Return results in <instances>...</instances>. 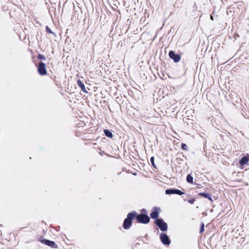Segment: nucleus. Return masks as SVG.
I'll return each instance as SVG.
<instances>
[{
    "label": "nucleus",
    "instance_id": "f257e3e1",
    "mask_svg": "<svg viewBox=\"0 0 249 249\" xmlns=\"http://www.w3.org/2000/svg\"><path fill=\"white\" fill-rule=\"evenodd\" d=\"M136 216V213H130L127 215V217L124 219L123 223V228L124 229H128L131 226L132 219Z\"/></svg>",
    "mask_w": 249,
    "mask_h": 249
},
{
    "label": "nucleus",
    "instance_id": "f03ea898",
    "mask_svg": "<svg viewBox=\"0 0 249 249\" xmlns=\"http://www.w3.org/2000/svg\"><path fill=\"white\" fill-rule=\"evenodd\" d=\"M137 220L138 222L143 224H147L150 221L149 217L144 214H139L136 216Z\"/></svg>",
    "mask_w": 249,
    "mask_h": 249
},
{
    "label": "nucleus",
    "instance_id": "7ed1b4c3",
    "mask_svg": "<svg viewBox=\"0 0 249 249\" xmlns=\"http://www.w3.org/2000/svg\"><path fill=\"white\" fill-rule=\"evenodd\" d=\"M155 224L159 227L161 231H165L167 230V224L162 219H156Z\"/></svg>",
    "mask_w": 249,
    "mask_h": 249
},
{
    "label": "nucleus",
    "instance_id": "20e7f679",
    "mask_svg": "<svg viewBox=\"0 0 249 249\" xmlns=\"http://www.w3.org/2000/svg\"><path fill=\"white\" fill-rule=\"evenodd\" d=\"M37 71L39 74L41 75H46L47 70L46 68V64L42 62H40V63H39L37 67Z\"/></svg>",
    "mask_w": 249,
    "mask_h": 249
},
{
    "label": "nucleus",
    "instance_id": "39448f33",
    "mask_svg": "<svg viewBox=\"0 0 249 249\" xmlns=\"http://www.w3.org/2000/svg\"><path fill=\"white\" fill-rule=\"evenodd\" d=\"M169 56L171 59H172L174 60V61L175 63L178 62L181 59L180 56L178 54L175 53V52L173 51H171L169 52Z\"/></svg>",
    "mask_w": 249,
    "mask_h": 249
},
{
    "label": "nucleus",
    "instance_id": "423d86ee",
    "mask_svg": "<svg viewBox=\"0 0 249 249\" xmlns=\"http://www.w3.org/2000/svg\"><path fill=\"white\" fill-rule=\"evenodd\" d=\"M160 239L161 242L165 245H169L170 244V241L168 235L165 233H161L160 235Z\"/></svg>",
    "mask_w": 249,
    "mask_h": 249
},
{
    "label": "nucleus",
    "instance_id": "0eeeda50",
    "mask_svg": "<svg viewBox=\"0 0 249 249\" xmlns=\"http://www.w3.org/2000/svg\"><path fill=\"white\" fill-rule=\"evenodd\" d=\"M165 194L167 195L177 194L178 195H182L184 193L179 190L172 188L166 190Z\"/></svg>",
    "mask_w": 249,
    "mask_h": 249
},
{
    "label": "nucleus",
    "instance_id": "6e6552de",
    "mask_svg": "<svg viewBox=\"0 0 249 249\" xmlns=\"http://www.w3.org/2000/svg\"><path fill=\"white\" fill-rule=\"evenodd\" d=\"M40 241L43 243L44 244H45L50 247L53 248H57V246H56V244L54 242L50 241L47 239H43L40 240Z\"/></svg>",
    "mask_w": 249,
    "mask_h": 249
},
{
    "label": "nucleus",
    "instance_id": "1a4fd4ad",
    "mask_svg": "<svg viewBox=\"0 0 249 249\" xmlns=\"http://www.w3.org/2000/svg\"><path fill=\"white\" fill-rule=\"evenodd\" d=\"M160 210V208H154V211L150 213V216L152 219L156 220L158 219V218L159 217Z\"/></svg>",
    "mask_w": 249,
    "mask_h": 249
},
{
    "label": "nucleus",
    "instance_id": "9d476101",
    "mask_svg": "<svg viewBox=\"0 0 249 249\" xmlns=\"http://www.w3.org/2000/svg\"><path fill=\"white\" fill-rule=\"evenodd\" d=\"M78 86L85 93H87L88 91L86 90L85 85L80 80H78L77 81Z\"/></svg>",
    "mask_w": 249,
    "mask_h": 249
},
{
    "label": "nucleus",
    "instance_id": "9b49d317",
    "mask_svg": "<svg viewBox=\"0 0 249 249\" xmlns=\"http://www.w3.org/2000/svg\"><path fill=\"white\" fill-rule=\"evenodd\" d=\"M249 161V158L246 156H244L240 160L239 163L241 165L243 166L247 164Z\"/></svg>",
    "mask_w": 249,
    "mask_h": 249
},
{
    "label": "nucleus",
    "instance_id": "f8f14e48",
    "mask_svg": "<svg viewBox=\"0 0 249 249\" xmlns=\"http://www.w3.org/2000/svg\"><path fill=\"white\" fill-rule=\"evenodd\" d=\"M199 195L200 196H203L205 198H207L208 199H209L211 201H213L212 200V198L211 196V195L208 193H200L199 194Z\"/></svg>",
    "mask_w": 249,
    "mask_h": 249
},
{
    "label": "nucleus",
    "instance_id": "ddd939ff",
    "mask_svg": "<svg viewBox=\"0 0 249 249\" xmlns=\"http://www.w3.org/2000/svg\"><path fill=\"white\" fill-rule=\"evenodd\" d=\"M104 133L105 135L109 138H111L113 136L112 132L108 130L105 129Z\"/></svg>",
    "mask_w": 249,
    "mask_h": 249
},
{
    "label": "nucleus",
    "instance_id": "4468645a",
    "mask_svg": "<svg viewBox=\"0 0 249 249\" xmlns=\"http://www.w3.org/2000/svg\"><path fill=\"white\" fill-rule=\"evenodd\" d=\"M186 180L188 183H192L193 181V178L191 175H188L186 178Z\"/></svg>",
    "mask_w": 249,
    "mask_h": 249
},
{
    "label": "nucleus",
    "instance_id": "2eb2a0df",
    "mask_svg": "<svg viewBox=\"0 0 249 249\" xmlns=\"http://www.w3.org/2000/svg\"><path fill=\"white\" fill-rule=\"evenodd\" d=\"M46 31L48 33L54 34V33L52 31L50 28L47 26L46 27Z\"/></svg>",
    "mask_w": 249,
    "mask_h": 249
},
{
    "label": "nucleus",
    "instance_id": "dca6fc26",
    "mask_svg": "<svg viewBox=\"0 0 249 249\" xmlns=\"http://www.w3.org/2000/svg\"><path fill=\"white\" fill-rule=\"evenodd\" d=\"M181 147L183 149L187 150L188 149L187 145L185 143H182Z\"/></svg>",
    "mask_w": 249,
    "mask_h": 249
},
{
    "label": "nucleus",
    "instance_id": "f3484780",
    "mask_svg": "<svg viewBox=\"0 0 249 249\" xmlns=\"http://www.w3.org/2000/svg\"><path fill=\"white\" fill-rule=\"evenodd\" d=\"M150 161L152 164V165L155 167L156 166H155V163H154V157H152L151 158H150Z\"/></svg>",
    "mask_w": 249,
    "mask_h": 249
},
{
    "label": "nucleus",
    "instance_id": "a211bd4d",
    "mask_svg": "<svg viewBox=\"0 0 249 249\" xmlns=\"http://www.w3.org/2000/svg\"><path fill=\"white\" fill-rule=\"evenodd\" d=\"M204 231V224L202 223L200 227V233Z\"/></svg>",
    "mask_w": 249,
    "mask_h": 249
},
{
    "label": "nucleus",
    "instance_id": "6ab92c4d",
    "mask_svg": "<svg viewBox=\"0 0 249 249\" xmlns=\"http://www.w3.org/2000/svg\"><path fill=\"white\" fill-rule=\"evenodd\" d=\"M38 58L40 59H42V60L45 59V57L43 55L40 54H38Z\"/></svg>",
    "mask_w": 249,
    "mask_h": 249
},
{
    "label": "nucleus",
    "instance_id": "aec40b11",
    "mask_svg": "<svg viewBox=\"0 0 249 249\" xmlns=\"http://www.w3.org/2000/svg\"><path fill=\"white\" fill-rule=\"evenodd\" d=\"M196 201V199L195 198H193L192 199H189L188 200V202L190 203V204H194V203L195 202V201Z\"/></svg>",
    "mask_w": 249,
    "mask_h": 249
},
{
    "label": "nucleus",
    "instance_id": "412c9836",
    "mask_svg": "<svg viewBox=\"0 0 249 249\" xmlns=\"http://www.w3.org/2000/svg\"><path fill=\"white\" fill-rule=\"evenodd\" d=\"M239 37V36L238 34H236V35H235L233 36V38H234V39H235V40H236V39H237V38L238 37Z\"/></svg>",
    "mask_w": 249,
    "mask_h": 249
},
{
    "label": "nucleus",
    "instance_id": "4be33fe9",
    "mask_svg": "<svg viewBox=\"0 0 249 249\" xmlns=\"http://www.w3.org/2000/svg\"><path fill=\"white\" fill-rule=\"evenodd\" d=\"M142 212H146V210L145 209H143L142 210Z\"/></svg>",
    "mask_w": 249,
    "mask_h": 249
},
{
    "label": "nucleus",
    "instance_id": "5701e85b",
    "mask_svg": "<svg viewBox=\"0 0 249 249\" xmlns=\"http://www.w3.org/2000/svg\"><path fill=\"white\" fill-rule=\"evenodd\" d=\"M211 19L212 20H213V16H211Z\"/></svg>",
    "mask_w": 249,
    "mask_h": 249
}]
</instances>
